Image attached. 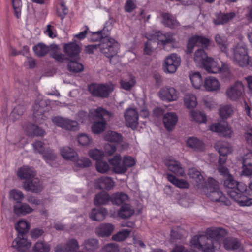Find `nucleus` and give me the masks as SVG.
<instances>
[{"instance_id": "a18cd8bd", "label": "nucleus", "mask_w": 252, "mask_h": 252, "mask_svg": "<svg viewBox=\"0 0 252 252\" xmlns=\"http://www.w3.org/2000/svg\"><path fill=\"white\" fill-rule=\"evenodd\" d=\"M128 199L127 194L124 193H117L114 194L111 198V201L113 204L120 205L125 203Z\"/></svg>"}, {"instance_id": "39448f33", "label": "nucleus", "mask_w": 252, "mask_h": 252, "mask_svg": "<svg viewBox=\"0 0 252 252\" xmlns=\"http://www.w3.org/2000/svg\"><path fill=\"white\" fill-rule=\"evenodd\" d=\"M91 114L95 119H101V121L94 123L92 127V131L95 134L103 131L105 127L106 122L109 121L114 116L113 113L102 107H98L93 110L91 112Z\"/></svg>"}, {"instance_id": "a878e982", "label": "nucleus", "mask_w": 252, "mask_h": 252, "mask_svg": "<svg viewBox=\"0 0 252 252\" xmlns=\"http://www.w3.org/2000/svg\"><path fill=\"white\" fill-rule=\"evenodd\" d=\"M203 67L208 72L211 73H218L221 71V65H220L213 59L209 58L207 59Z\"/></svg>"}, {"instance_id": "3c124183", "label": "nucleus", "mask_w": 252, "mask_h": 252, "mask_svg": "<svg viewBox=\"0 0 252 252\" xmlns=\"http://www.w3.org/2000/svg\"><path fill=\"white\" fill-rule=\"evenodd\" d=\"M190 79L193 87L199 89L202 84V79L199 72H195L190 75Z\"/></svg>"}, {"instance_id": "5fc2aeb1", "label": "nucleus", "mask_w": 252, "mask_h": 252, "mask_svg": "<svg viewBox=\"0 0 252 252\" xmlns=\"http://www.w3.org/2000/svg\"><path fill=\"white\" fill-rule=\"evenodd\" d=\"M191 119L192 121L197 123H205L206 121V115L198 111H192L190 113Z\"/></svg>"}, {"instance_id": "37998d69", "label": "nucleus", "mask_w": 252, "mask_h": 252, "mask_svg": "<svg viewBox=\"0 0 252 252\" xmlns=\"http://www.w3.org/2000/svg\"><path fill=\"white\" fill-rule=\"evenodd\" d=\"M134 210L127 204L123 205L118 212V215L123 219H127L131 217L134 213Z\"/></svg>"}, {"instance_id": "9b49d317", "label": "nucleus", "mask_w": 252, "mask_h": 252, "mask_svg": "<svg viewBox=\"0 0 252 252\" xmlns=\"http://www.w3.org/2000/svg\"><path fill=\"white\" fill-rule=\"evenodd\" d=\"M209 44L210 40L204 36L198 35L193 36L188 40L186 52L187 54H191L195 46H201L203 48H207Z\"/></svg>"}, {"instance_id": "49530a36", "label": "nucleus", "mask_w": 252, "mask_h": 252, "mask_svg": "<svg viewBox=\"0 0 252 252\" xmlns=\"http://www.w3.org/2000/svg\"><path fill=\"white\" fill-rule=\"evenodd\" d=\"M104 138L107 141L115 143H120L122 141L121 134L112 131H107L104 136Z\"/></svg>"}, {"instance_id": "dca6fc26", "label": "nucleus", "mask_w": 252, "mask_h": 252, "mask_svg": "<svg viewBox=\"0 0 252 252\" xmlns=\"http://www.w3.org/2000/svg\"><path fill=\"white\" fill-rule=\"evenodd\" d=\"M23 188L28 191L38 193L41 191L43 186L38 178H34L31 181H26L23 184Z\"/></svg>"}, {"instance_id": "de8ad7c7", "label": "nucleus", "mask_w": 252, "mask_h": 252, "mask_svg": "<svg viewBox=\"0 0 252 252\" xmlns=\"http://www.w3.org/2000/svg\"><path fill=\"white\" fill-rule=\"evenodd\" d=\"M110 200L109 195L105 192H101L95 195L94 199V204L95 205H105Z\"/></svg>"}, {"instance_id": "ea45409f", "label": "nucleus", "mask_w": 252, "mask_h": 252, "mask_svg": "<svg viewBox=\"0 0 252 252\" xmlns=\"http://www.w3.org/2000/svg\"><path fill=\"white\" fill-rule=\"evenodd\" d=\"M61 154L64 158L71 161L75 160L77 154L74 150L69 147H64L60 150Z\"/></svg>"}, {"instance_id": "f8f14e48", "label": "nucleus", "mask_w": 252, "mask_h": 252, "mask_svg": "<svg viewBox=\"0 0 252 252\" xmlns=\"http://www.w3.org/2000/svg\"><path fill=\"white\" fill-rule=\"evenodd\" d=\"M54 124L63 129L75 131L78 128V123L73 120L57 116L52 118Z\"/></svg>"}, {"instance_id": "0eeeda50", "label": "nucleus", "mask_w": 252, "mask_h": 252, "mask_svg": "<svg viewBox=\"0 0 252 252\" xmlns=\"http://www.w3.org/2000/svg\"><path fill=\"white\" fill-rule=\"evenodd\" d=\"M88 91L94 96L106 98L113 91V88L107 84L92 83L88 86Z\"/></svg>"}, {"instance_id": "f3484780", "label": "nucleus", "mask_w": 252, "mask_h": 252, "mask_svg": "<svg viewBox=\"0 0 252 252\" xmlns=\"http://www.w3.org/2000/svg\"><path fill=\"white\" fill-rule=\"evenodd\" d=\"M228 195L241 206H249L252 205V198L234 190L227 191Z\"/></svg>"}, {"instance_id": "4be33fe9", "label": "nucleus", "mask_w": 252, "mask_h": 252, "mask_svg": "<svg viewBox=\"0 0 252 252\" xmlns=\"http://www.w3.org/2000/svg\"><path fill=\"white\" fill-rule=\"evenodd\" d=\"M165 165L168 169L179 176H184L185 175L184 168L181 163L176 160H169L165 161Z\"/></svg>"}, {"instance_id": "c9c22d12", "label": "nucleus", "mask_w": 252, "mask_h": 252, "mask_svg": "<svg viewBox=\"0 0 252 252\" xmlns=\"http://www.w3.org/2000/svg\"><path fill=\"white\" fill-rule=\"evenodd\" d=\"M220 117L223 119H227L233 115L234 109L231 105H224L221 106L219 110Z\"/></svg>"}, {"instance_id": "774afa93", "label": "nucleus", "mask_w": 252, "mask_h": 252, "mask_svg": "<svg viewBox=\"0 0 252 252\" xmlns=\"http://www.w3.org/2000/svg\"><path fill=\"white\" fill-rule=\"evenodd\" d=\"M32 146L35 151L41 154V155H42L43 153L45 152L46 148H47L45 147L44 144L40 141H37L34 142L32 144Z\"/></svg>"}, {"instance_id": "7c9ffc66", "label": "nucleus", "mask_w": 252, "mask_h": 252, "mask_svg": "<svg viewBox=\"0 0 252 252\" xmlns=\"http://www.w3.org/2000/svg\"><path fill=\"white\" fill-rule=\"evenodd\" d=\"M158 40L160 42L163 46V48H165V46L170 44L173 47L175 43V39L173 37V35L170 33H165L164 34L158 32L157 35Z\"/></svg>"}, {"instance_id": "c756f323", "label": "nucleus", "mask_w": 252, "mask_h": 252, "mask_svg": "<svg viewBox=\"0 0 252 252\" xmlns=\"http://www.w3.org/2000/svg\"><path fill=\"white\" fill-rule=\"evenodd\" d=\"M114 230V226L110 223H104L101 224L95 229L96 234L101 237L110 236Z\"/></svg>"}, {"instance_id": "aec40b11", "label": "nucleus", "mask_w": 252, "mask_h": 252, "mask_svg": "<svg viewBox=\"0 0 252 252\" xmlns=\"http://www.w3.org/2000/svg\"><path fill=\"white\" fill-rule=\"evenodd\" d=\"M236 13L234 12L229 13H216L215 17L214 18L213 23L216 25H224L229 22L236 16Z\"/></svg>"}, {"instance_id": "f03ea898", "label": "nucleus", "mask_w": 252, "mask_h": 252, "mask_svg": "<svg viewBox=\"0 0 252 252\" xmlns=\"http://www.w3.org/2000/svg\"><path fill=\"white\" fill-rule=\"evenodd\" d=\"M202 191L212 201L220 202L226 206L230 205V201L220 190L218 182L212 178H209L208 184L202 189Z\"/></svg>"}, {"instance_id": "bf43d9fd", "label": "nucleus", "mask_w": 252, "mask_h": 252, "mask_svg": "<svg viewBox=\"0 0 252 252\" xmlns=\"http://www.w3.org/2000/svg\"><path fill=\"white\" fill-rule=\"evenodd\" d=\"M237 181L235 180L231 175H229L224 181V186L229 189V191L234 190L237 186Z\"/></svg>"}, {"instance_id": "7ed1b4c3", "label": "nucleus", "mask_w": 252, "mask_h": 252, "mask_svg": "<svg viewBox=\"0 0 252 252\" xmlns=\"http://www.w3.org/2000/svg\"><path fill=\"white\" fill-rule=\"evenodd\" d=\"M190 243L192 247L203 252H215L220 248V244L207 236L206 232L205 235L194 236L191 239Z\"/></svg>"}, {"instance_id": "ddd939ff", "label": "nucleus", "mask_w": 252, "mask_h": 252, "mask_svg": "<svg viewBox=\"0 0 252 252\" xmlns=\"http://www.w3.org/2000/svg\"><path fill=\"white\" fill-rule=\"evenodd\" d=\"M209 129L225 137L230 138L233 135L231 127L227 124L214 123L210 126Z\"/></svg>"}, {"instance_id": "e433bc0d", "label": "nucleus", "mask_w": 252, "mask_h": 252, "mask_svg": "<svg viewBox=\"0 0 252 252\" xmlns=\"http://www.w3.org/2000/svg\"><path fill=\"white\" fill-rule=\"evenodd\" d=\"M188 147L195 151H202L204 149V144L202 141L195 137H189L187 141Z\"/></svg>"}, {"instance_id": "423d86ee", "label": "nucleus", "mask_w": 252, "mask_h": 252, "mask_svg": "<svg viewBox=\"0 0 252 252\" xmlns=\"http://www.w3.org/2000/svg\"><path fill=\"white\" fill-rule=\"evenodd\" d=\"M233 59L235 63L240 66L245 67L249 65L252 67V58H249L247 49L245 45L238 44L231 49Z\"/></svg>"}, {"instance_id": "680f3d73", "label": "nucleus", "mask_w": 252, "mask_h": 252, "mask_svg": "<svg viewBox=\"0 0 252 252\" xmlns=\"http://www.w3.org/2000/svg\"><path fill=\"white\" fill-rule=\"evenodd\" d=\"M42 155L44 160L47 162L53 161L56 158V155L49 147L46 148V150Z\"/></svg>"}, {"instance_id": "b1692460", "label": "nucleus", "mask_w": 252, "mask_h": 252, "mask_svg": "<svg viewBox=\"0 0 252 252\" xmlns=\"http://www.w3.org/2000/svg\"><path fill=\"white\" fill-rule=\"evenodd\" d=\"M25 131L27 135L31 137L35 136H43L44 135L45 131L36 125L30 123L26 125Z\"/></svg>"}, {"instance_id": "5701e85b", "label": "nucleus", "mask_w": 252, "mask_h": 252, "mask_svg": "<svg viewBox=\"0 0 252 252\" xmlns=\"http://www.w3.org/2000/svg\"><path fill=\"white\" fill-rule=\"evenodd\" d=\"M178 121V116L174 112L166 113L163 118L165 127L169 131L172 130Z\"/></svg>"}, {"instance_id": "9d476101", "label": "nucleus", "mask_w": 252, "mask_h": 252, "mask_svg": "<svg viewBox=\"0 0 252 252\" xmlns=\"http://www.w3.org/2000/svg\"><path fill=\"white\" fill-rule=\"evenodd\" d=\"M181 59L176 54H171L164 59V70L168 73H175L180 65Z\"/></svg>"}, {"instance_id": "79ce46f5", "label": "nucleus", "mask_w": 252, "mask_h": 252, "mask_svg": "<svg viewBox=\"0 0 252 252\" xmlns=\"http://www.w3.org/2000/svg\"><path fill=\"white\" fill-rule=\"evenodd\" d=\"M79 61V60L75 59L70 60L67 65L68 69L70 71L78 73L83 70L84 67L81 63L78 62Z\"/></svg>"}, {"instance_id": "f257e3e1", "label": "nucleus", "mask_w": 252, "mask_h": 252, "mask_svg": "<svg viewBox=\"0 0 252 252\" xmlns=\"http://www.w3.org/2000/svg\"><path fill=\"white\" fill-rule=\"evenodd\" d=\"M102 32V31L92 32L91 39L93 41L101 40L100 43L98 44L100 51L110 59V63H112L113 58L117 53L118 44L108 36L104 37Z\"/></svg>"}, {"instance_id": "393cba45", "label": "nucleus", "mask_w": 252, "mask_h": 252, "mask_svg": "<svg viewBox=\"0 0 252 252\" xmlns=\"http://www.w3.org/2000/svg\"><path fill=\"white\" fill-rule=\"evenodd\" d=\"M13 211L17 215L23 216L32 212L33 209L27 203L17 201L13 206Z\"/></svg>"}, {"instance_id": "0e129e2a", "label": "nucleus", "mask_w": 252, "mask_h": 252, "mask_svg": "<svg viewBox=\"0 0 252 252\" xmlns=\"http://www.w3.org/2000/svg\"><path fill=\"white\" fill-rule=\"evenodd\" d=\"M89 155L93 159L97 161L101 159L104 154L102 151L95 149L90 150Z\"/></svg>"}, {"instance_id": "338daca9", "label": "nucleus", "mask_w": 252, "mask_h": 252, "mask_svg": "<svg viewBox=\"0 0 252 252\" xmlns=\"http://www.w3.org/2000/svg\"><path fill=\"white\" fill-rule=\"evenodd\" d=\"M186 234V232L182 229L178 228L176 230H172L171 237L173 239H180Z\"/></svg>"}, {"instance_id": "bb28decb", "label": "nucleus", "mask_w": 252, "mask_h": 252, "mask_svg": "<svg viewBox=\"0 0 252 252\" xmlns=\"http://www.w3.org/2000/svg\"><path fill=\"white\" fill-rule=\"evenodd\" d=\"M110 165L113 167L114 172L118 174H122L125 173V168L123 165V161L120 155H117L113 158L109 159Z\"/></svg>"}, {"instance_id": "8fccbe9b", "label": "nucleus", "mask_w": 252, "mask_h": 252, "mask_svg": "<svg viewBox=\"0 0 252 252\" xmlns=\"http://www.w3.org/2000/svg\"><path fill=\"white\" fill-rule=\"evenodd\" d=\"M217 146L218 147V150L220 156H226L228 154L231 152L229 145L227 143L219 142Z\"/></svg>"}, {"instance_id": "58836bf2", "label": "nucleus", "mask_w": 252, "mask_h": 252, "mask_svg": "<svg viewBox=\"0 0 252 252\" xmlns=\"http://www.w3.org/2000/svg\"><path fill=\"white\" fill-rule=\"evenodd\" d=\"M223 246L226 250H236L240 246V243L237 239L228 237L223 240Z\"/></svg>"}, {"instance_id": "6ab92c4d", "label": "nucleus", "mask_w": 252, "mask_h": 252, "mask_svg": "<svg viewBox=\"0 0 252 252\" xmlns=\"http://www.w3.org/2000/svg\"><path fill=\"white\" fill-rule=\"evenodd\" d=\"M126 125L131 128L135 127L138 124V115L134 109L128 108L125 113Z\"/></svg>"}, {"instance_id": "4c0bfd02", "label": "nucleus", "mask_w": 252, "mask_h": 252, "mask_svg": "<svg viewBox=\"0 0 252 252\" xmlns=\"http://www.w3.org/2000/svg\"><path fill=\"white\" fill-rule=\"evenodd\" d=\"M167 178L169 182L179 188L186 189L189 186L187 181L183 179H178L172 174H167Z\"/></svg>"}, {"instance_id": "052dcab7", "label": "nucleus", "mask_w": 252, "mask_h": 252, "mask_svg": "<svg viewBox=\"0 0 252 252\" xmlns=\"http://www.w3.org/2000/svg\"><path fill=\"white\" fill-rule=\"evenodd\" d=\"M26 110V106L23 104L18 105L14 108L11 114V117H14L17 119L20 116H22Z\"/></svg>"}, {"instance_id": "cd10ccee", "label": "nucleus", "mask_w": 252, "mask_h": 252, "mask_svg": "<svg viewBox=\"0 0 252 252\" xmlns=\"http://www.w3.org/2000/svg\"><path fill=\"white\" fill-rule=\"evenodd\" d=\"M108 214L107 209L103 207H97L92 210L89 214L90 218L96 221L103 220Z\"/></svg>"}, {"instance_id": "2f4dec72", "label": "nucleus", "mask_w": 252, "mask_h": 252, "mask_svg": "<svg viewBox=\"0 0 252 252\" xmlns=\"http://www.w3.org/2000/svg\"><path fill=\"white\" fill-rule=\"evenodd\" d=\"M162 17L163 24L171 29H175L180 26L176 19L168 13H162Z\"/></svg>"}, {"instance_id": "603ef678", "label": "nucleus", "mask_w": 252, "mask_h": 252, "mask_svg": "<svg viewBox=\"0 0 252 252\" xmlns=\"http://www.w3.org/2000/svg\"><path fill=\"white\" fill-rule=\"evenodd\" d=\"M50 249L49 245L42 241L37 242L32 248L33 252H49Z\"/></svg>"}, {"instance_id": "a211bd4d", "label": "nucleus", "mask_w": 252, "mask_h": 252, "mask_svg": "<svg viewBox=\"0 0 252 252\" xmlns=\"http://www.w3.org/2000/svg\"><path fill=\"white\" fill-rule=\"evenodd\" d=\"M188 175L192 179V181L198 188L202 189L205 186V182L203 176L198 170L195 168L189 169Z\"/></svg>"}, {"instance_id": "473e14b6", "label": "nucleus", "mask_w": 252, "mask_h": 252, "mask_svg": "<svg viewBox=\"0 0 252 252\" xmlns=\"http://www.w3.org/2000/svg\"><path fill=\"white\" fill-rule=\"evenodd\" d=\"M204 87L208 91H215L220 89V86L219 81L215 77H209L204 81Z\"/></svg>"}, {"instance_id": "1a4fd4ad", "label": "nucleus", "mask_w": 252, "mask_h": 252, "mask_svg": "<svg viewBox=\"0 0 252 252\" xmlns=\"http://www.w3.org/2000/svg\"><path fill=\"white\" fill-rule=\"evenodd\" d=\"M244 93V88L241 82L237 81L229 86L226 90L227 97L231 101L240 99Z\"/></svg>"}, {"instance_id": "a19ab883", "label": "nucleus", "mask_w": 252, "mask_h": 252, "mask_svg": "<svg viewBox=\"0 0 252 252\" xmlns=\"http://www.w3.org/2000/svg\"><path fill=\"white\" fill-rule=\"evenodd\" d=\"M184 102L185 106L188 108H194L197 104V98L195 95L189 93L185 95Z\"/></svg>"}, {"instance_id": "72a5a7b5", "label": "nucleus", "mask_w": 252, "mask_h": 252, "mask_svg": "<svg viewBox=\"0 0 252 252\" xmlns=\"http://www.w3.org/2000/svg\"><path fill=\"white\" fill-rule=\"evenodd\" d=\"M35 173L33 169L28 166H23L19 169L17 176L21 179H29L33 177Z\"/></svg>"}, {"instance_id": "09e8293b", "label": "nucleus", "mask_w": 252, "mask_h": 252, "mask_svg": "<svg viewBox=\"0 0 252 252\" xmlns=\"http://www.w3.org/2000/svg\"><path fill=\"white\" fill-rule=\"evenodd\" d=\"M35 54L38 57H43L49 51V47L43 43H39L33 47Z\"/></svg>"}, {"instance_id": "c85d7f7f", "label": "nucleus", "mask_w": 252, "mask_h": 252, "mask_svg": "<svg viewBox=\"0 0 252 252\" xmlns=\"http://www.w3.org/2000/svg\"><path fill=\"white\" fill-rule=\"evenodd\" d=\"M96 187L100 189H110L114 185V182L112 178L107 177H102L97 178L95 181Z\"/></svg>"}, {"instance_id": "4d7b16f0", "label": "nucleus", "mask_w": 252, "mask_h": 252, "mask_svg": "<svg viewBox=\"0 0 252 252\" xmlns=\"http://www.w3.org/2000/svg\"><path fill=\"white\" fill-rule=\"evenodd\" d=\"M74 162L75 166L80 168H85L89 167L91 165V161L87 158H78L76 157L75 160H73Z\"/></svg>"}, {"instance_id": "69168bd1", "label": "nucleus", "mask_w": 252, "mask_h": 252, "mask_svg": "<svg viewBox=\"0 0 252 252\" xmlns=\"http://www.w3.org/2000/svg\"><path fill=\"white\" fill-rule=\"evenodd\" d=\"M135 164V159L133 158L128 156L125 157L123 160L122 165L124 168H125V172H126L128 167H132Z\"/></svg>"}, {"instance_id": "13d9d810", "label": "nucleus", "mask_w": 252, "mask_h": 252, "mask_svg": "<svg viewBox=\"0 0 252 252\" xmlns=\"http://www.w3.org/2000/svg\"><path fill=\"white\" fill-rule=\"evenodd\" d=\"M130 232V230L124 229L114 235L112 236V239L113 240L116 241H122L128 237Z\"/></svg>"}, {"instance_id": "412c9836", "label": "nucleus", "mask_w": 252, "mask_h": 252, "mask_svg": "<svg viewBox=\"0 0 252 252\" xmlns=\"http://www.w3.org/2000/svg\"><path fill=\"white\" fill-rule=\"evenodd\" d=\"M64 52L67 56L71 59L80 60L79 53L80 47L74 42H71L65 44L64 47Z\"/></svg>"}, {"instance_id": "864d4df0", "label": "nucleus", "mask_w": 252, "mask_h": 252, "mask_svg": "<svg viewBox=\"0 0 252 252\" xmlns=\"http://www.w3.org/2000/svg\"><path fill=\"white\" fill-rule=\"evenodd\" d=\"M215 41L222 51L225 52L227 49V38L220 34L215 36Z\"/></svg>"}, {"instance_id": "6e6552de", "label": "nucleus", "mask_w": 252, "mask_h": 252, "mask_svg": "<svg viewBox=\"0 0 252 252\" xmlns=\"http://www.w3.org/2000/svg\"><path fill=\"white\" fill-rule=\"evenodd\" d=\"M48 103L46 100L38 98L33 106V115L36 120L40 123L46 118V112L48 110Z\"/></svg>"}, {"instance_id": "c03bdc74", "label": "nucleus", "mask_w": 252, "mask_h": 252, "mask_svg": "<svg viewBox=\"0 0 252 252\" xmlns=\"http://www.w3.org/2000/svg\"><path fill=\"white\" fill-rule=\"evenodd\" d=\"M209 58L203 49H199L194 53V60L195 62L198 64H201L202 66L207 59Z\"/></svg>"}, {"instance_id": "4468645a", "label": "nucleus", "mask_w": 252, "mask_h": 252, "mask_svg": "<svg viewBox=\"0 0 252 252\" xmlns=\"http://www.w3.org/2000/svg\"><path fill=\"white\" fill-rule=\"evenodd\" d=\"M158 94L162 100L168 101L176 100L179 94L178 91L173 87H171L162 88Z\"/></svg>"}, {"instance_id": "2eb2a0df", "label": "nucleus", "mask_w": 252, "mask_h": 252, "mask_svg": "<svg viewBox=\"0 0 252 252\" xmlns=\"http://www.w3.org/2000/svg\"><path fill=\"white\" fill-rule=\"evenodd\" d=\"M206 234L220 245L221 241L227 236L228 232L226 229L220 227L210 228L206 230Z\"/></svg>"}, {"instance_id": "20e7f679", "label": "nucleus", "mask_w": 252, "mask_h": 252, "mask_svg": "<svg viewBox=\"0 0 252 252\" xmlns=\"http://www.w3.org/2000/svg\"><path fill=\"white\" fill-rule=\"evenodd\" d=\"M30 228V224L23 220H20L15 225L18 236L13 241L12 247L19 252H26L30 246L27 240L24 238V235L28 232Z\"/></svg>"}, {"instance_id": "6e6d98bb", "label": "nucleus", "mask_w": 252, "mask_h": 252, "mask_svg": "<svg viewBox=\"0 0 252 252\" xmlns=\"http://www.w3.org/2000/svg\"><path fill=\"white\" fill-rule=\"evenodd\" d=\"M66 252H74L79 248V245L78 241L75 239H71L68 240L65 244Z\"/></svg>"}, {"instance_id": "e2e57ef3", "label": "nucleus", "mask_w": 252, "mask_h": 252, "mask_svg": "<svg viewBox=\"0 0 252 252\" xmlns=\"http://www.w3.org/2000/svg\"><path fill=\"white\" fill-rule=\"evenodd\" d=\"M96 168L98 172L105 173L109 169V166L106 162L99 160L96 161Z\"/></svg>"}, {"instance_id": "f704fd0d", "label": "nucleus", "mask_w": 252, "mask_h": 252, "mask_svg": "<svg viewBox=\"0 0 252 252\" xmlns=\"http://www.w3.org/2000/svg\"><path fill=\"white\" fill-rule=\"evenodd\" d=\"M82 246L85 251L94 252L98 249L99 242L96 239L89 238L84 241Z\"/></svg>"}]
</instances>
